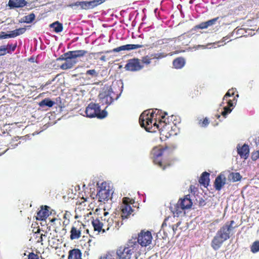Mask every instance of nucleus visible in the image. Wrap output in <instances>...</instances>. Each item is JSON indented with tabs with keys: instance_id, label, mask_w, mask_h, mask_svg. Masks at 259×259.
Listing matches in <instances>:
<instances>
[{
	"instance_id": "nucleus-1",
	"label": "nucleus",
	"mask_w": 259,
	"mask_h": 259,
	"mask_svg": "<svg viewBox=\"0 0 259 259\" xmlns=\"http://www.w3.org/2000/svg\"><path fill=\"white\" fill-rule=\"evenodd\" d=\"M154 117V114L153 111L151 112V110L144 111L139 117V123L141 127L149 132H154L156 129H159L161 131V135H164L165 133L167 132V134H168V136L166 135L165 137H166L177 134L176 133H174L177 128L176 125L172 126L171 124H167L161 120L159 121V123H157L156 121L153 123Z\"/></svg>"
},
{
	"instance_id": "nucleus-2",
	"label": "nucleus",
	"mask_w": 259,
	"mask_h": 259,
	"mask_svg": "<svg viewBox=\"0 0 259 259\" xmlns=\"http://www.w3.org/2000/svg\"><path fill=\"white\" fill-rule=\"evenodd\" d=\"M234 224L233 220L227 222L217 231L211 243V246L214 250H218L223 243L230 238L231 233L235 228L233 226Z\"/></svg>"
},
{
	"instance_id": "nucleus-3",
	"label": "nucleus",
	"mask_w": 259,
	"mask_h": 259,
	"mask_svg": "<svg viewBox=\"0 0 259 259\" xmlns=\"http://www.w3.org/2000/svg\"><path fill=\"white\" fill-rule=\"evenodd\" d=\"M137 246L136 239L130 240L126 246H120L116 250V259H131L132 255L137 250Z\"/></svg>"
},
{
	"instance_id": "nucleus-4",
	"label": "nucleus",
	"mask_w": 259,
	"mask_h": 259,
	"mask_svg": "<svg viewBox=\"0 0 259 259\" xmlns=\"http://www.w3.org/2000/svg\"><path fill=\"white\" fill-rule=\"evenodd\" d=\"M86 116L88 117H97L99 119H103L107 116V112L105 108L101 111L100 106L98 104L93 103H90L85 109Z\"/></svg>"
},
{
	"instance_id": "nucleus-5",
	"label": "nucleus",
	"mask_w": 259,
	"mask_h": 259,
	"mask_svg": "<svg viewBox=\"0 0 259 259\" xmlns=\"http://www.w3.org/2000/svg\"><path fill=\"white\" fill-rule=\"evenodd\" d=\"M166 151L167 148L162 149L158 147H155L153 148L151 153V158L153 159V162L160 167H162L163 169H164L165 167H163L162 155Z\"/></svg>"
},
{
	"instance_id": "nucleus-6",
	"label": "nucleus",
	"mask_w": 259,
	"mask_h": 259,
	"mask_svg": "<svg viewBox=\"0 0 259 259\" xmlns=\"http://www.w3.org/2000/svg\"><path fill=\"white\" fill-rule=\"evenodd\" d=\"M123 83L120 82L117 84H113L112 86L108 87L107 90L105 91L108 95L112 97V99L117 100L120 97L123 91Z\"/></svg>"
},
{
	"instance_id": "nucleus-7",
	"label": "nucleus",
	"mask_w": 259,
	"mask_h": 259,
	"mask_svg": "<svg viewBox=\"0 0 259 259\" xmlns=\"http://www.w3.org/2000/svg\"><path fill=\"white\" fill-rule=\"evenodd\" d=\"M106 185L105 182H102L98 188L97 196L100 202L108 200L111 198V195L113 193V192L111 193L109 187H107Z\"/></svg>"
},
{
	"instance_id": "nucleus-8",
	"label": "nucleus",
	"mask_w": 259,
	"mask_h": 259,
	"mask_svg": "<svg viewBox=\"0 0 259 259\" xmlns=\"http://www.w3.org/2000/svg\"><path fill=\"white\" fill-rule=\"evenodd\" d=\"M134 202L133 199L128 197H123L122 204L121 206V217L122 220L127 219L133 211L130 204Z\"/></svg>"
},
{
	"instance_id": "nucleus-9",
	"label": "nucleus",
	"mask_w": 259,
	"mask_h": 259,
	"mask_svg": "<svg viewBox=\"0 0 259 259\" xmlns=\"http://www.w3.org/2000/svg\"><path fill=\"white\" fill-rule=\"evenodd\" d=\"M142 47L143 46L141 45L127 44L114 48L112 50L98 52L97 54H101L102 53H110L112 52L117 53L122 51H130L132 50H135Z\"/></svg>"
},
{
	"instance_id": "nucleus-10",
	"label": "nucleus",
	"mask_w": 259,
	"mask_h": 259,
	"mask_svg": "<svg viewBox=\"0 0 259 259\" xmlns=\"http://www.w3.org/2000/svg\"><path fill=\"white\" fill-rule=\"evenodd\" d=\"M152 239V235L150 231L141 232L138 236L137 242L142 246H147L151 243Z\"/></svg>"
},
{
	"instance_id": "nucleus-11",
	"label": "nucleus",
	"mask_w": 259,
	"mask_h": 259,
	"mask_svg": "<svg viewBox=\"0 0 259 259\" xmlns=\"http://www.w3.org/2000/svg\"><path fill=\"white\" fill-rule=\"evenodd\" d=\"M143 67V66L141 64L140 60L136 58L129 60L125 66L126 70L131 71L140 70Z\"/></svg>"
},
{
	"instance_id": "nucleus-12",
	"label": "nucleus",
	"mask_w": 259,
	"mask_h": 259,
	"mask_svg": "<svg viewBox=\"0 0 259 259\" xmlns=\"http://www.w3.org/2000/svg\"><path fill=\"white\" fill-rule=\"evenodd\" d=\"M106 0H93L90 2L81 1L80 9L90 10L104 3Z\"/></svg>"
},
{
	"instance_id": "nucleus-13",
	"label": "nucleus",
	"mask_w": 259,
	"mask_h": 259,
	"mask_svg": "<svg viewBox=\"0 0 259 259\" xmlns=\"http://www.w3.org/2000/svg\"><path fill=\"white\" fill-rule=\"evenodd\" d=\"M65 56V62L60 66V68L63 70H67L72 68L76 64L77 61L74 60L69 55H67V53L63 55Z\"/></svg>"
},
{
	"instance_id": "nucleus-14",
	"label": "nucleus",
	"mask_w": 259,
	"mask_h": 259,
	"mask_svg": "<svg viewBox=\"0 0 259 259\" xmlns=\"http://www.w3.org/2000/svg\"><path fill=\"white\" fill-rule=\"evenodd\" d=\"M226 178L223 175H219L214 181V188L216 190L220 191L226 184Z\"/></svg>"
},
{
	"instance_id": "nucleus-15",
	"label": "nucleus",
	"mask_w": 259,
	"mask_h": 259,
	"mask_svg": "<svg viewBox=\"0 0 259 259\" xmlns=\"http://www.w3.org/2000/svg\"><path fill=\"white\" fill-rule=\"evenodd\" d=\"M99 99L100 103L102 105H107L105 108H106L108 106L111 105L114 101V100L112 99V97H110L108 94L106 93V91L99 95Z\"/></svg>"
},
{
	"instance_id": "nucleus-16",
	"label": "nucleus",
	"mask_w": 259,
	"mask_h": 259,
	"mask_svg": "<svg viewBox=\"0 0 259 259\" xmlns=\"http://www.w3.org/2000/svg\"><path fill=\"white\" fill-rule=\"evenodd\" d=\"M25 0H9L8 6L10 9L22 8L26 5Z\"/></svg>"
},
{
	"instance_id": "nucleus-17",
	"label": "nucleus",
	"mask_w": 259,
	"mask_h": 259,
	"mask_svg": "<svg viewBox=\"0 0 259 259\" xmlns=\"http://www.w3.org/2000/svg\"><path fill=\"white\" fill-rule=\"evenodd\" d=\"M49 215V207L45 205L44 208L41 207V209L37 213V220H44Z\"/></svg>"
},
{
	"instance_id": "nucleus-18",
	"label": "nucleus",
	"mask_w": 259,
	"mask_h": 259,
	"mask_svg": "<svg viewBox=\"0 0 259 259\" xmlns=\"http://www.w3.org/2000/svg\"><path fill=\"white\" fill-rule=\"evenodd\" d=\"M237 152L241 158H246L249 153V149L248 146L246 144H244L242 147H237Z\"/></svg>"
},
{
	"instance_id": "nucleus-19",
	"label": "nucleus",
	"mask_w": 259,
	"mask_h": 259,
	"mask_svg": "<svg viewBox=\"0 0 259 259\" xmlns=\"http://www.w3.org/2000/svg\"><path fill=\"white\" fill-rule=\"evenodd\" d=\"M67 55H69L74 60H76L77 58H79L84 56L87 51L83 50L69 51L66 53Z\"/></svg>"
},
{
	"instance_id": "nucleus-20",
	"label": "nucleus",
	"mask_w": 259,
	"mask_h": 259,
	"mask_svg": "<svg viewBox=\"0 0 259 259\" xmlns=\"http://www.w3.org/2000/svg\"><path fill=\"white\" fill-rule=\"evenodd\" d=\"M92 224L95 231H98V232L102 231L103 233H105L106 232V230L105 229H103V227L105 225L102 222H101L98 219L93 220L92 221Z\"/></svg>"
},
{
	"instance_id": "nucleus-21",
	"label": "nucleus",
	"mask_w": 259,
	"mask_h": 259,
	"mask_svg": "<svg viewBox=\"0 0 259 259\" xmlns=\"http://www.w3.org/2000/svg\"><path fill=\"white\" fill-rule=\"evenodd\" d=\"M82 253L79 249H73L69 251L68 259H82Z\"/></svg>"
},
{
	"instance_id": "nucleus-22",
	"label": "nucleus",
	"mask_w": 259,
	"mask_h": 259,
	"mask_svg": "<svg viewBox=\"0 0 259 259\" xmlns=\"http://www.w3.org/2000/svg\"><path fill=\"white\" fill-rule=\"evenodd\" d=\"M209 174L206 171L203 172L199 180L200 184L206 187L208 185L209 181Z\"/></svg>"
},
{
	"instance_id": "nucleus-23",
	"label": "nucleus",
	"mask_w": 259,
	"mask_h": 259,
	"mask_svg": "<svg viewBox=\"0 0 259 259\" xmlns=\"http://www.w3.org/2000/svg\"><path fill=\"white\" fill-rule=\"evenodd\" d=\"M26 30L25 28L22 27L10 31L8 33L9 38H15L17 36L22 34L25 33Z\"/></svg>"
},
{
	"instance_id": "nucleus-24",
	"label": "nucleus",
	"mask_w": 259,
	"mask_h": 259,
	"mask_svg": "<svg viewBox=\"0 0 259 259\" xmlns=\"http://www.w3.org/2000/svg\"><path fill=\"white\" fill-rule=\"evenodd\" d=\"M81 236V231L77 230V228L73 226L70 231V238L71 240L77 239L80 238Z\"/></svg>"
},
{
	"instance_id": "nucleus-25",
	"label": "nucleus",
	"mask_w": 259,
	"mask_h": 259,
	"mask_svg": "<svg viewBox=\"0 0 259 259\" xmlns=\"http://www.w3.org/2000/svg\"><path fill=\"white\" fill-rule=\"evenodd\" d=\"M182 210L190 208L192 205V202L191 199H181L179 204Z\"/></svg>"
},
{
	"instance_id": "nucleus-26",
	"label": "nucleus",
	"mask_w": 259,
	"mask_h": 259,
	"mask_svg": "<svg viewBox=\"0 0 259 259\" xmlns=\"http://www.w3.org/2000/svg\"><path fill=\"white\" fill-rule=\"evenodd\" d=\"M50 27L53 28L56 33L61 32L63 29L62 24L58 21L51 24Z\"/></svg>"
},
{
	"instance_id": "nucleus-27",
	"label": "nucleus",
	"mask_w": 259,
	"mask_h": 259,
	"mask_svg": "<svg viewBox=\"0 0 259 259\" xmlns=\"http://www.w3.org/2000/svg\"><path fill=\"white\" fill-rule=\"evenodd\" d=\"M185 64V59L183 58H178L173 61V65L175 68L181 69Z\"/></svg>"
},
{
	"instance_id": "nucleus-28",
	"label": "nucleus",
	"mask_w": 259,
	"mask_h": 259,
	"mask_svg": "<svg viewBox=\"0 0 259 259\" xmlns=\"http://www.w3.org/2000/svg\"><path fill=\"white\" fill-rule=\"evenodd\" d=\"M3 47L5 48L4 53L5 55L7 54H11L12 52L15 50L17 47V44L16 43L14 45L8 44L7 45H3Z\"/></svg>"
},
{
	"instance_id": "nucleus-29",
	"label": "nucleus",
	"mask_w": 259,
	"mask_h": 259,
	"mask_svg": "<svg viewBox=\"0 0 259 259\" xmlns=\"http://www.w3.org/2000/svg\"><path fill=\"white\" fill-rule=\"evenodd\" d=\"M55 104V102L51 100L49 98H45L40 102L38 104L40 107H43L47 106L49 107H52Z\"/></svg>"
},
{
	"instance_id": "nucleus-30",
	"label": "nucleus",
	"mask_w": 259,
	"mask_h": 259,
	"mask_svg": "<svg viewBox=\"0 0 259 259\" xmlns=\"http://www.w3.org/2000/svg\"><path fill=\"white\" fill-rule=\"evenodd\" d=\"M251 251L253 253L259 251V241H256L253 243L251 246Z\"/></svg>"
},
{
	"instance_id": "nucleus-31",
	"label": "nucleus",
	"mask_w": 259,
	"mask_h": 259,
	"mask_svg": "<svg viewBox=\"0 0 259 259\" xmlns=\"http://www.w3.org/2000/svg\"><path fill=\"white\" fill-rule=\"evenodd\" d=\"M35 16L34 14L31 13L26 16H25V22L26 23H31L35 19Z\"/></svg>"
},
{
	"instance_id": "nucleus-32",
	"label": "nucleus",
	"mask_w": 259,
	"mask_h": 259,
	"mask_svg": "<svg viewBox=\"0 0 259 259\" xmlns=\"http://www.w3.org/2000/svg\"><path fill=\"white\" fill-rule=\"evenodd\" d=\"M85 75H90L92 77H97L99 75V73L95 69H90L86 71Z\"/></svg>"
},
{
	"instance_id": "nucleus-33",
	"label": "nucleus",
	"mask_w": 259,
	"mask_h": 259,
	"mask_svg": "<svg viewBox=\"0 0 259 259\" xmlns=\"http://www.w3.org/2000/svg\"><path fill=\"white\" fill-rule=\"evenodd\" d=\"M231 175L232 176V180L233 182H237L240 181L242 178L240 174L238 172H232Z\"/></svg>"
},
{
	"instance_id": "nucleus-34",
	"label": "nucleus",
	"mask_w": 259,
	"mask_h": 259,
	"mask_svg": "<svg viewBox=\"0 0 259 259\" xmlns=\"http://www.w3.org/2000/svg\"><path fill=\"white\" fill-rule=\"evenodd\" d=\"M105 224H107V228L106 230H109L111 227L114 226V221L112 218H109L106 222H105L104 224L106 225Z\"/></svg>"
},
{
	"instance_id": "nucleus-35",
	"label": "nucleus",
	"mask_w": 259,
	"mask_h": 259,
	"mask_svg": "<svg viewBox=\"0 0 259 259\" xmlns=\"http://www.w3.org/2000/svg\"><path fill=\"white\" fill-rule=\"evenodd\" d=\"M236 89H231L228 91V92L226 93L225 95L224 96L223 98V101H225L226 100V98L233 96L234 95Z\"/></svg>"
},
{
	"instance_id": "nucleus-36",
	"label": "nucleus",
	"mask_w": 259,
	"mask_h": 259,
	"mask_svg": "<svg viewBox=\"0 0 259 259\" xmlns=\"http://www.w3.org/2000/svg\"><path fill=\"white\" fill-rule=\"evenodd\" d=\"M182 210L181 209V206L179 204H177V206H175V210H174V214L175 216L178 217L182 212Z\"/></svg>"
},
{
	"instance_id": "nucleus-37",
	"label": "nucleus",
	"mask_w": 259,
	"mask_h": 259,
	"mask_svg": "<svg viewBox=\"0 0 259 259\" xmlns=\"http://www.w3.org/2000/svg\"><path fill=\"white\" fill-rule=\"evenodd\" d=\"M232 109L230 107L225 106L224 107V111L222 112V115L224 117H226V116L232 112Z\"/></svg>"
},
{
	"instance_id": "nucleus-38",
	"label": "nucleus",
	"mask_w": 259,
	"mask_h": 259,
	"mask_svg": "<svg viewBox=\"0 0 259 259\" xmlns=\"http://www.w3.org/2000/svg\"><path fill=\"white\" fill-rule=\"evenodd\" d=\"M219 19V17H216L211 20H208L205 22L206 24L207 25V28L209 26H212L215 24L218 20Z\"/></svg>"
},
{
	"instance_id": "nucleus-39",
	"label": "nucleus",
	"mask_w": 259,
	"mask_h": 259,
	"mask_svg": "<svg viewBox=\"0 0 259 259\" xmlns=\"http://www.w3.org/2000/svg\"><path fill=\"white\" fill-rule=\"evenodd\" d=\"M81 4V2H76L75 3H71V4H69V5L68 6L69 7L72 8L74 9H76L79 7L80 9Z\"/></svg>"
},
{
	"instance_id": "nucleus-40",
	"label": "nucleus",
	"mask_w": 259,
	"mask_h": 259,
	"mask_svg": "<svg viewBox=\"0 0 259 259\" xmlns=\"http://www.w3.org/2000/svg\"><path fill=\"white\" fill-rule=\"evenodd\" d=\"M195 29H206L207 28V25L205 22H203L195 26Z\"/></svg>"
},
{
	"instance_id": "nucleus-41",
	"label": "nucleus",
	"mask_w": 259,
	"mask_h": 259,
	"mask_svg": "<svg viewBox=\"0 0 259 259\" xmlns=\"http://www.w3.org/2000/svg\"><path fill=\"white\" fill-rule=\"evenodd\" d=\"M211 44H208L206 46L201 45H196V46H194L193 47V48L195 49V50H198L199 49H206L208 48L207 46H209V45H210Z\"/></svg>"
},
{
	"instance_id": "nucleus-42",
	"label": "nucleus",
	"mask_w": 259,
	"mask_h": 259,
	"mask_svg": "<svg viewBox=\"0 0 259 259\" xmlns=\"http://www.w3.org/2000/svg\"><path fill=\"white\" fill-rule=\"evenodd\" d=\"M209 123V122L208 118L207 117H205L203 119V121L201 123L200 122L199 123L201 124V126L202 127H205L207 126V125H208Z\"/></svg>"
},
{
	"instance_id": "nucleus-43",
	"label": "nucleus",
	"mask_w": 259,
	"mask_h": 259,
	"mask_svg": "<svg viewBox=\"0 0 259 259\" xmlns=\"http://www.w3.org/2000/svg\"><path fill=\"white\" fill-rule=\"evenodd\" d=\"M9 38L8 33L2 31L0 32V39Z\"/></svg>"
},
{
	"instance_id": "nucleus-44",
	"label": "nucleus",
	"mask_w": 259,
	"mask_h": 259,
	"mask_svg": "<svg viewBox=\"0 0 259 259\" xmlns=\"http://www.w3.org/2000/svg\"><path fill=\"white\" fill-rule=\"evenodd\" d=\"M234 101H235V105H234V103L233 102V101L232 100H228L227 101V104H228L227 107H229L230 108H231L232 107H234L235 105L236 104L237 100L236 99H234Z\"/></svg>"
},
{
	"instance_id": "nucleus-45",
	"label": "nucleus",
	"mask_w": 259,
	"mask_h": 259,
	"mask_svg": "<svg viewBox=\"0 0 259 259\" xmlns=\"http://www.w3.org/2000/svg\"><path fill=\"white\" fill-rule=\"evenodd\" d=\"M259 158V151L258 150L256 152L252 154L251 158L253 160H256Z\"/></svg>"
},
{
	"instance_id": "nucleus-46",
	"label": "nucleus",
	"mask_w": 259,
	"mask_h": 259,
	"mask_svg": "<svg viewBox=\"0 0 259 259\" xmlns=\"http://www.w3.org/2000/svg\"><path fill=\"white\" fill-rule=\"evenodd\" d=\"M28 259H38V257L36 254L31 253L29 255Z\"/></svg>"
},
{
	"instance_id": "nucleus-47",
	"label": "nucleus",
	"mask_w": 259,
	"mask_h": 259,
	"mask_svg": "<svg viewBox=\"0 0 259 259\" xmlns=\"http://www.w3.org/2000/svg\"><path fill=\"white\" fill-rule=\"evenodd\" d=\"M198 203L200 206H203L206 204L205 201L203 198L200 199Z\"/></svg>"
},
{
	"instance_id": "nucleus-48",
	"label": "nucleus",
	"mask_w": 259,
	"mask_h": 259,
	"mask_svg": "<svg viewBox=\"0 0 259 259\" xmlns=\"http://www.w3.org/2000/svg\"><path fill=\"white\" fill-rule=\"evenodd\" d=\"M142 61L144 63L146 64H149L151 62L150 59H149L147 58H143Z\"/></svg>"
},
{
	"instance_id": "nucleus-49",
	"label": "nucleus",
	"mask_w": 259,
	"mask_h": 259,
	"mask_svg": "<svg viewBox=\"0 0 259 259\" xmlns=\"http://www.w3.org/2000/svg\"><path fill=\"white\" fill-rule=\"evenodd\" d=\"M4 47L3 46H0V56L5 55L4 53Z\"/></svg>"
},
{
	"instance_id": "nucleus-50",
	"label": "nucleus",
	"mask_w": 259,
	"mask_h": 259,
	"mask_svg": "<svg viewBox=\"0 0 259 259\" xmlns=\"http://www.w3.org/2000/svg\"><path fill=\"white\" fill-rule=\"evenodd\" d=\"M114 226L113 227V229H114V228H116L117 229H118V228L119 227V223L118 222V221H114Z\"/></svg>"
},
{
	"instance_id": "nucleus-51",
	"label": "nucleus",
	"mask_w": 259,
	"mask_h": 259,
	"mask_svg": "<svg viewBox=\"0 0 259 259\" xmlns=\"http://www.w3.org/2000/svg\"><path fill=\"white\" fill-rule=\"evenodd\" d=\"M233 32H233L231 33V34L230 35H227V36H226L222 38V39L221 40V42H224V41H225L226 40H227V39H228L230 37V36H231H231H232V35H233Z\"/></svg>"
},
{
	"instance_id": "nucleus-52",
	"label": "nucleus",
	"mask_w": 259,
	"mask_h": 259,
	"mask_svg": "<svg viewBox=\"0 0 259 259\" xmlns=\"http://www.w3.org/2000/svg\"><path fill=\"white\" fill-rule=\"evenodd\" d=\"M100 60L102 61H106V57L105 56H102L101 58H100Z\"/></svg>"
},
{
	"instance_id": "nucleus-53",
	"label": "nucleus",
	"mask_w": 259,
	"mask_h": 259,
	"mask_svg": "<svg viewBox=\"0 0 259 259\" xmlns=\"http://www.w3.org/2000/svg\"><path fill=\"white\" fill-rule=\"evenodd\" d=\"M57 60H65V56H61L57 59Z\"/></svg>"
},
{
	"instance_id": "nucleus-54",
	"label": "nucleus",
	"mask_w": 259,
	"mask_h": 259,
	"mask_svg": "<svg viewBox=\"0 0 259 259\" xmlns=\"http://www.w3.org/2000/svg\"><path fill=\"white\" fill-rule=\"evenodd\" d=\"M183 199H190V196L189 195H187Z\"/></svg>"
},
{
	"instance_id": "nucleus-55",
	"label": "nucleus",
	"mask_w": 259,
	"mask_h": 259,
	"mask_svg": "<svg viewBox=\"0 0 259 259\" xmlns=\"http://www.w3.org/2000/svg\"><path fill=\"white\" fill-rule=\"evenodd\" d=\"M181 224V222H178L175 225H176V228H178Z\"/></svg>"
},
{
	"instance_id": "nucleus-56",
	"label": "nucleus",
	"mask_w": 259,
	"mask_h": 259,
	"mask_svg": "<svg viewBox=\"0 0 259 259\" xmlns=\"http://www.w3.org/2000/svg\"><path fill=\"white\" fill-rule=\"evenodd\" d=\"M177 228H176V227H175V226H172V229L173 231H174V233L175 232L176 230H177Z\"/></svg>"
},
{
	"instance_id": "nucleus-57",
	"label": "nucleus",
	"mask_w": 259,
	"mask_h": 259,
	"mask_svg": "<svg viewBox=\"0 0 259 259\" xmlns=\"http://www.w3.org/2000/svg\"><path fill=\"white\" fill-rule=\"evenodd\" d=\"M166 115H167V112H164V115H162V116H161V118H162V119H163V118L165 117V116Z\"/></svg>"
},
{
	"instance_id": "nucleus-58",
	"label": "nucleus",
	"mask_w": 259,
	"mask_h": 259,
	"mask_svg": "<svg viewBox=\"0 0 259 259\" xmlns=\"http://www.w3.org/2000/svg\"><path fill=\"white\" fill-rule=\"evenodd\" d=\"M164 226H166V224L164 222V223H163V224H162L161 227H162V228H163Z\"/></svg>"
},
{
	"instance_id": "nucleus-59",
	"label": "nucleus",
	"mask_w": 259,
	"mask_h": 259,
	"mask_svg": "<svg viewBox=\"0 0 259 259\" xmlns=\"http://www.w3.org/2000/svg\"><path fill=\"white\" fill-rule=\"evenodd\" d=\"M242 29H238V30H237V33H240V32H238V31H242Z\"/></svg>"
},
{
	"instance_id": "nucleus-60",
	"label": "nucleus",
	"mask_w": 259,
	"mask_h": 259,
	"mask_svg": "<svg viewBox=\"0 0 259 259\" xmlns=\"http://www.w3.org/2000/svg\"><path fill=\"white\" fill-rule=\"evenodd\" d=\"M18 144H15L14 147V148H16L17 146H18Z\"/></svg>"
},
{
	"instance_id": "nucleus-61",
	"label": "nucleus",
	"mask_w": 259,
	"mask_h": 259,
	"mask_svg": "<svg viewBox=\"0 0 259 259\" xmlns=\"http://www.w3.org/2000/svg\"><path fill=\"white\" fill-rule=\"evenodd\" d=\"M108 214V212H104V214H105V215H107Z\"/></svg>"
},
{
	"instance_id": "nucleus-62",
	"label": "nucleus",
	"mask_w": 259,
	"mask_h": 259,
	"mask_svg": "<svg viewBox=\"0 0 259 259\" xmlns=\"http://www.w3.org/2000/svg\"><path fill=\"white\" fill-rule=\"evenodd\" d=\"M8 150V149H7L5 152H4L2 154H3L5 153Z\"/></svg>"
},
{
	"instance_id": "nucleus-63",
	"label": "nucleus",
	"mask_w": 259,
	"mask_h": 259,
	"mask_svg": "<svg viewBox=\"0 0 259 259\" xmlns=\"http://www.w3.org/2000/svg\"><path fill=\"white\" fill-rule=\"evenodd\" d=\"M55 220H56V219H54L53 220H52L51 221V222H54V221H55Z\"/></svg>"
},
{
	"instance_id": "nucleus-64",
	"label": "nucleus",
	"mask_w": 259,
	"mask_h": 259,
	"mask_svg": "<svg viewBox=\"0 0 259 259\" xmlns=\"http://www.w3.org/2000/svg\"><path fill=\"white\" fill-rule=\"evenodd\" d=\"M220 116H220V115H217V117H218V118H219L220 117Z\"/></svg>"
}]
</instances>
